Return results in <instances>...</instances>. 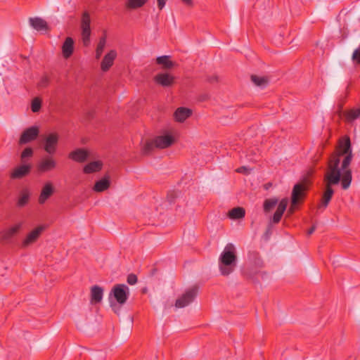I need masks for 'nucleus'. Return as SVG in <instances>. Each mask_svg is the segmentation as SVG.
<instances>
[{
  "label": "nucleus",
  "mask_w": 360,
  "mask_h": 360,
  "mask_svg": "<svg viewBox=\"0 0 360 360\" xmlns=\"http://www.w3.org/2000/svg\"><path fill=\"white\" fill-rule=\"evenodd\" d=\"M339 165L340 158L338 155L333 156L325 175L326 191L323 195L321 202L318 207L319 209H325L328 205L334 193L331 186L338 184L340 181L341 169Z\"/></svg>",
  "instance_id": "obj_1"
},
{
  "label": "nucleus",
  "mask_w": 360,
  "mask_h": 360,
  "mask_svg": "<svg viewBox=\"0 0 360 360\" xmlns=\"http://www.w3.org/2000/svg\"><path fill=\"white\" fill-rule=\"evenodd\" d=\"M340 151L332 155L328 162V165L330 164L333 156L338 155L340 160L341 157L342 155H345L342 162L341 169L342 170V187L343 189L346 190L349 187L352 181V172L349 169H347L352 159V153L349 138L347 137L344 141L340 142Z\"/></svg>",
  "instance_id": "obj_2"
},
{
  "label": "nucleus",
  "mask_w": 360,
  "mask_h": 360,
  "mask_svg": "<svg viewBox=\"0 0 360 360\" xmlns=\"http://www.w3.org/2000/svg\"><path fill=\"white\" fill-rule=\"evenodd\" d=\"M236 248L232 243L227 244L219 259V267L221 274L228 276L231 274L236 266Z\"/></svg>",
  "instance_id": "obj_3"
},
{
  "label": "nucleus",
  "mask_w": 360,
  "mask_h": 360,
  "mask_svg": "<svg viewBox=\"0 0 360 360\" xmlns=\"http://www.w3.org/2000/svg\"><path fill=\"white\" fill-rule=\"evenodd\" d=\"M111 296H113L115 300L120 305H123L127 301L129 296V288L125 284L115 285L109 295L110 306L115 313H118L119 307L116 303L111 300Z\"/></svg>",
  "instance_id": "obj_4"
},
{
  "label": "nucleus",
  "mask_w": 360,
  "mask_h": 360,
  "mask_svg": "<svg viewBox=\"0 0 360 360\" xmlns=\"http://www.w3.org/2000/svg\"><path fill=\"white\" fill-rule=\"evenodd\" d=\"M174 141V138L169 134L156 136L153 140L147 141L143 147L144 154L150 153L154 148H166Z\"/></svg>",
  "instance_id": "obj_5"
},
{
  "label": "nucleus",
  "mask_w": 360,
  "mask_h": 360,
  "mask_svg": "<svg viewBox=\"0 0 360 360\" xmlns=\"http://www.w3.org/2000/svg\"><path fill=\"white\" fill-rule=\"evenodd\" d=\"M90 15L87 12H84L82 15L81 28H82V39L84 46H88L90 44Z\"/></svg>",
  "instance_id": "obj_6"
},
{
  "label": "nucleus",
  "mask_w": 360,
  "mask_h": 360,
  "mask_svg": "<svg viewBox=\"0 0 360 360\" xmlns=\"http://www.w3.org/2000/svg\"><path fill=\"white\" fill-rule=\"evenodd\" d=\"M306 190L307 186L304 184H297L294 186L292 191V205L289 208V212L292 213L294 212V207L305 196Z\"/></svg>",
  "instance_id": "obj_7"
},
{
  "label": "nucleus",
  "mask_w": 360,
  "mask_h": 360,
  "mask_svg": "<svg viewBox=\"0 0 360 360\" xmlns=\"http://www.w3.org/2000/svg\"><path fill=\"white\" fill-rule=\"evenodd\" d=\"M197 295V288H192L185 292L176 300L175 307L183 308L191 303Z\"/></svg>",
  "instance_id": "obj_8"
},
{
  "label": "nucleus",
  "mask_w": 360,
  "mask_h": 360,
  "mask_svg": "<svg viewBox=\"0 0 360 360\" xmlns=\"http://www.w3.org/2000/svg\"><path fill=\"white\" fill-rule=\"evenodd\" d=\"M58 143V136L56 133L48 134L44 139V148L49 155L56 153Z\"/></svg>",
  "instance_id": "obj_9"
},
{
  "label": "nucleus",
  "mask_w": 360,
  "mask_h": 360,
  "mask_svg": "<svg viewBox=\"0 0 360 360\" xmlns=\"http://www.w3.org/2000/svg\"><path fill=\"white\" fill-rule=\"evenodd\" d=\"M56 165V161L52 156H45L38 163L37 169L40 172H47L54 169Z\"/></svg>",
  "instance_id": "obj_10"
},
{
  "label": "nucleus",
  "mask_w": 360,
  "mask_h": 360,
  "mask_svg": "<svg viewBox=\"0 0 360 360\" xmlns=\"http://www.w3.org/2000/svg\"><path fill=\"white\" fill-rule=\"evenodd\" d=\"M38 134L39 129L37 127H31L25 129L20 138V144H25L32 140H34L38 136Z\"/></svg>",
  "instance_id": "obj_11"
},
{
  "label": "nucleus",
  "mask_w": 360,
  "mask_h": 360,
  "mask_svg": "<svg viewBox=\"0 0 360 360\" xmlns=\"http://www.w3.org/2000/svg\"><path fill=\"white\" fill-rule=\"evenodd\" d=\"M43 230L44 226H38L37 228L32 230L30 233H28L25 240L22 241V247L25 248L34 243L38 239Z\"/></svg>",
  "instance_id": "obj_12"
},
{
  "label": "nucleus",
  "mask_w": 360,
  "mask_h": 360,
  "mask_svg": "<svg viewBox=\"0 0 360 360\" xmlns=\"http://www.w3.org/2000/svg\"><path fill=\"white\" fill-rule=\"evenodd\" d=\"M116 56L117 52L115 50H110L105 55L101 63V68L103 72L108 70L113 65V62Z\"/></svg>",
  "instance_id": "obj_13"
},
{
  "label": "nucleus",
  "mask_w": 360,
  "mask_h": 360,
  "mask_svg": "<svg viewBox=\"0 0 360 360\" xmlns=\"http://www.w3.org/2000/svg\"><path fill=\"white\" fill-rule=\"evenodd\" d=\"M53 193V187L51 182L45 184L41 189L38 201L39 204H44Z\"/></svg>",
  "instance_id": "obj_14"
},
{
  "label": "nucleus",
  "mask_w": 360,
  "mask_h": 360,
  "mask_svg": "<svg viewBox=\"0 0 360 360\" xmlns=\"http://www.w3.org/2000/svg\"><path fill=\"white\" fill-rule=\"evenodd\" d=\"M288 204V198H283L279 202L277 210L273 216L272 221L274 223L277 224L281 221V217H282L285 210H286Z\"/></svg>",
  "instance_id": "obj_15"
},
{
  "label": "nucleus",
  "mask_w": 360,
  "mask_h": 360,
  "mask_svg": "<svg viewBox=\"0 0 360 360\" xmlns=\"http://www.w3.org/2000/svg\"><path fill=\"white\" fill-rule=\"evenodd\" d=\"M74 51V41L71 37H67L62 46V53L64 58H69Z\"/></svg>",
  "instance_id": "obj_16"
},
{
  "label": "nucleus",
  "mask_w": 360,
  "mask_h": 360,
  "mask_svg": "<svg viewBox=\"0 0 360 360\" xmlns=\"http://www.w3.org/2000/svg\"><path fill=\"white\" fill-rule=\"evenodd\" d=\"M155 81L163 86H168L174 82V77L168 73H160L155 77Z\"/></svg>",
  "instance_id": "obj_17"
},
{
  "label": "nucleus",
  "mask_w": 360,
  "mask_h": 360,
  "mask_svg": "<svg viewBox=\"0 0 360 360\" xmlns=\"http://www.w3.org/2000/svg\"><path fill=\"white\" fill-rule=\"evenodd\" d=\"M89 156L87 151L84 149L79 148L69 154V158L78 162H84Z\"/></svg>",
  "instance_id": "obj_18"
},
{
  "label": "nucleus",
  "mask_w": 360,
  "mask_h": 360,
  "mask_svg": "<svg viewBox=\"0 0 360 360\" xmlns=\"http://www.w3.org/2000/svg\"><path fill=\"white\" fill-rule=\"evenodd\" d=\"M30 25L37 31H46L48 30L47 22L40 18H31L29 20Z\"/></svg>",
  "instance_id": "obj_19"
},
{
  "label": "nucleus",
  "mask_w": 360,
  "mask_h": 360,
  "mask_svg": "<svg viewBox=\"0 0 360 360\" xmlns=\"http://www.w3.org/2000/svg\"><path fill=\"white\" fill-rule=\"evenodd\" d=\"M103 296V289L98 285H94L91 288V302L93 304L100 302Z\"/></svg>",
  "instance_id": "obj_20"
},
{
  "label": "nucleus",
  "mask_w": 360,
  "mask_h": 360,
  "mask_svg": "<svg viewBox=\"0 0 360 360\" xmlns=\"http://www.w3.org/2000/svg\"><path fill=\"white\" fill-rule=\"evenodd\" d=\"M191 110L186 108H179L174 114L176 121L183 122L191 115Z\"/></svg>",
  "instance_id": "obj_21"
},
{
  "label": "nucleus",
  "mask_w": 360,
  "mask_h": 360,
  "mask_svg": "<svg viewBox=\"0 0 360 360\" xmlns=\"http://www.w3.org/2000/svg\"><path fill=\"white\" fill-rule=\"evenodd\" d=\"M31 169L30 165H23L16 167L11 173V178L13 179H20L27 175Z\"/></svg>",
  "instance_id": "obj_22"
},
{
  "label": "nucleus",
  "mask_w": 360,
  "mask_h": 360,
  "mask_svg": "<svg viewBox=\"0 0 360 360\" xmlns=\"http://www.w3.org/2000/svg\"><path fill=\"white\" fill-rule=\"evenodd\" d=\"M20 227L21 224H18L6 230L2 233V239L5 241H9L15 235L17 234Z\"/></svg>",
  "instance_id": "obj_23"
},
{
  "label": "nucleus",
  "mask_w": 360,
  "mask_h": 360,
  "mask_svg": "<svg viewBox=\"0 0 360 360\" xmlns=\"http://www.w3.org/2000/svg\"><path fill=\"white\" fill-rule=\"evenodd\" d=\"M103 164L101 161H93L86 165L84 167L85 174H91L100 171L102 169Z\"/></svg>",
  "instance_id": "obj_24"
},
{
  "label": "nucleus",
  "mask_w": 360,
  "mask_h": 360,
  "mask_svg": "<svg viewBox=\"0 0 360 360\" xmlns=\"http://www.w3.org/2000/svg\"><path fill=\"white\" fill-rule=\"evenodd\" d=\"M110 186V181L108 177H104L102 179L96 182L94 186V191L96 192H103L107 190Z\"/></svg>",
  "instance_id": "obj_25"
},
{
  "label": "nucleus",
  "mask_w": 360,
  "mask_h": 360,
  "mask_svg": "<svg viewBox=\"0 0 360 360\" xmlns=\"http://www.w3.org/2000/svg\"><path fill=\"white\" fill-rule=\"evenodd\" d=\"M147 0H127L125 1V8L128 10H136L143 6Z\"/></svg>",
  "instance_id": "obj_26"
},
{
  "label": "nucleus",
  "mask_w": 360,
  "mask_h": 360,
  "mask_svg": "<svg viewBox=\"0 0 360 360\" xmlns=\"http://www.w3.org/2000/svg\"><path fill=\"white\" fill-rule=\"evenodd\" d=\"M169 56H159L156 59V62L158 65H162V67L165 69H170L174 65V63L170 60Z\"/></svg>",
  "instance_id": "obj_27"
},
{
  "label": "nucleus",
  "mask_w": 360,
  "mask_h": 360,
  "mask_svg": "<svg viewBox=\"0 0 360 360\" xmlns=\"http://www.w3.org/2000/svg\"><path fill=\"white\" fill-rule=\"evenodd\" d=\"M245 211L243 207H238L231 210L229 212V217L233 219H238L244 217Z\"/></svg>",
  "instance_id": "obj_28"
},
{
  "label": "nucleus",
  "mask_w": 360,
  "mask_h": 360,
  "mask_svg": "<svg viewBox=\"0 0 360 360\" xmlns=\"http://www.w3.org/2000/svg\"><path fill=\"white\" fill-rule=\"evenodd\" d=\"M30 191L27 189L22 190L19 195L18 200V207H23L25 206L30 200Z\"/></svg>",
  "instance_id": "obj_29"
},
{
  "label": "nucleus",
  "mask_w": 360,
  "mask_h": 360,
  "mask_svg": "<svg viewBox=\"0 0 360 360\" xmlns=\"http://www.w3.org/2000/svg\"><path fill=\"white\" fill-rule=\"evenodd\" d=\"M106 45V37L103 36L100 38L96 49V58L99 59L103 54V50Z\"/></svg>",
  "instance_id": "obj_30"
},
{
  "label": "nucleus",
  "mask_w": 360,
  "mask_h": 360,
  "mask_svg": "<svg viewBox=\"0 0 360 360\" xmlns=\"http://www.w3.org/2000/svg\"><path fill=\"white\" fill-rule=\"evenodd\" d=\"M251 80L256 86L261 88H264L268 84V79L265 77L252 75Z\"/></svg>",
  "instance_id": "obj_31"
},
{
  "label": "nucleus",
  "mask_w": 360,
  "mask_h": 360,
  "mask_svg": "<svg viewBox=\"0 0 360 360\" xmlns=\"http://www.w3.org/2000/svg\"><path fill=\"white\" fill-rule=\"evenodd\" d=\"M278 200L277 198H269L266 199L264 202V210L267 212L274 208L278 203Z\"/></svg>",
  "instance_id": "obj_32"
},
{
  "label": "nucleus",
  "mask_w": 360,
  "mask_h": 360,
  "mask_svg": "<svg viewBox=\"0 0 360 360\" xmlns=\"http://www.w3.org/2000/svg\"><path fill=\"white\" fill-rule=\"evenodd\" d=\"M41 108V101L38 98H34L32 102L31 108L34 112H38Z\"/></svg>",
  "instance_id": "obj_33"
},
{
  "label": "nucleus",
  "mask_w": 360,
  "mask_h": 360,
  "mask_svg": "<svg viewBox=\"0 0 360 360\" xmlns=\"http://www.w3.org/2000/svg\"><path fill=\"white\" fill-rule=\"evenodd\" d=\"M33 155V150L31 148H26L21 154V158L24 160L26 158L32 157Z\"/></svg>",
  "instance_id": "obj_34"
},
{
  "label": "nucleus",
  "mask_w": 360,
  "mask_h": 360,
  "mask_svg": "<svg viewBox=\"0 0 360 360\" xmlns=\"http://www.w3.org/2000/svg\"><path fill=\"white\" fill-rule=\"evenodd\" d=\"M127 281L129 285H134L137 283V276L134 274H130L127 276Z\"/></svg>",
  "instance_id": "obj_35"
},
{
  "label": "nucleus",
  "mask_w": 360,
  "mask_h": 360,
  "mask_svg": "<svg viewBox=\"0 0 360 360\" xmlns=\"http://www.w3.org/2000/svg\"><path fill=\"white\" fill-rule=\"evenodd\" d=\"M49 83V78L47 77L44 76L40 79L38 85L39 87L44 88L48 86Z\"/></svg>",
  "instance_id": "obj_36"
},
{
  "label": "nucleus",
  "mask_w": 360,
  "mask_h": 360,
  "mask_svg": "<svg viewBox=\"0 0 360 360\" xmlns=\"http://www.w3.org/2000/svg\"><path fill=\"white\" fill-rule=\"evenodd\" d=\"M352 58L357 63H360V47L354 51L352 54Z\"/></svg>",
  "instance_id": "obj_37"
},
{
  "label": "nucleus",
  "mask_w": 360,
  "mask_h": 360,
  "mask_svg": "<svg viewBox=\"0 0 360 360\" xmlns=\"http://www.w3.org/2000/svg\"><path fill=\"white\" fill-rule=\"evenodd\" d=\"M158 8L162 10L166 4L167 0H157Z\"/></svg>",
  "instance_id": "obj_38"
},
{
  "label": "nucleus",
  "mask_w": 360,
  "mask_h": 360,
  "mask_svg": "<svg viewBox=\"0 0 360 360\" xmlns=\"http://www.w3.org/2000/svg\"><path fill=\"white\" fill-rule=\"evenodd\" d=\"M181 1L187 6L193 5V0H181Z\"/></svg>",
  "instance_id": "obj_39"
},
{
  "label": "nucleus",
  "mask_w": 360,
  "mask_h": 360,
  "mask_svg": "<svg viewBox=\"0 0 360 360\" xmlns=\"http://www.w3.org/2000/svg\"><path fill=\"white\" fill-rule=\"evenodd\" d=\"M247 170V168L245 167H241L236 169L237 172L243 173L245 172Z\"/></svg>",
  "instance_id": "obj_40"
},
{
  "label": "nucleus",
  "mask_w": 360,
  "mask_h": 360,
  "mask_svg": "<svg viewBox=\"0 0 360 360\" xmlns=\"http://www.w3.org/2000/svg\"><path fill=\"white\" fill-rule=\"evenodd\" d=\"M315 229H316V226H313L312 227H311V228L308 230V231H307V234H308V235H311V234H312V233L314 232Z\"/></svg>",
  "instance_id": "obj_41"
}]
</instances>
